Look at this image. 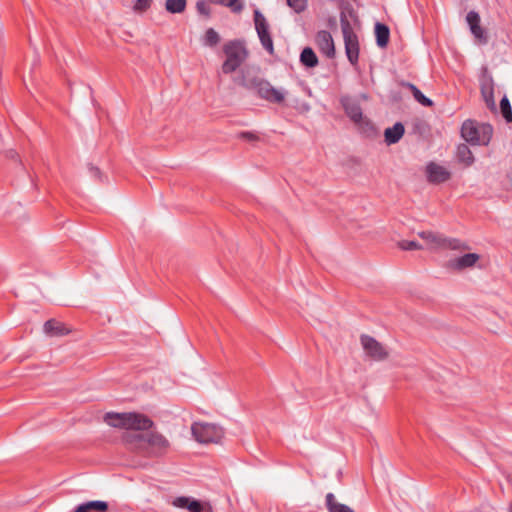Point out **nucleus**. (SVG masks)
<instances>
[{
    "instance_id": "27",
    "label": "nucleus",
    "mask_w": 512,
    "mask_h": 512,
    "mask_svg": "<svg viewBox=\"0 0 512 512\" xmlns=\"http://www.w3.org/2000/svg\"><path fill=\"white\" fill-rule=\"evenodd\" d=\"M86 507L92 511L106 512L108 510V503L101 500L88 501L84 503Z\"/></svg>"
},
{
    "instance_id": "15",
    "label": "nucleus",
    "mask_w": 512,
    "mask_h": 512,
    "mask_svg": "<svg viewBox=\"0 0 512 512\" xmlns=\"http://www.w3.org/2000/svg\"><path fill=\"white\" fill-rule=\"evenodd\" d=\"M43 330L50 337H62L71 333V328L56 319H49L44 323Z\"/></svg>"
},
{
    "instance_id": "32",
    "label": "nucleus",
    "mask_w": 512,
    "mask_h": 512,
    "mask_svg": "<svg viewBox=\"0 0 512 512\" xmlns=\"http://www.w3.org/2000/svg\"><path fill=\"white\" fill-rule=\"evenodd\" d=\"M152 0H136L133 9L136 12H145L151 6Z\"/></svg>"
},
{
    "instance_id": "31",
    "label": "nucleus",
    "mask_w": 512,
    "mask_h": 512,
    "mask_svg": "<svg viewBox=\"0 0 512 512\" xmlns=\"http://www.w3.org/2000/svg\"><path fill=\"white\" fill-rule=\"evenodd\" d=\"M287 4L296 13H300L304 11L306 8V0H287Z\"/></svg>"
},
{
    "instance_id": "30",
    "label": "nucleus",
    "mask_w": 512,
    "mask_h": 512,
    "mask_svg": "<svg viewBox=\"0 0 512 512\" xmlns=\"http://www.w3.org/2000/svg\"><path fill=\"white\" fill-rule=\"evenodd\" d=\"M466 21L469 28L472 29L480 25L481 19L476 11H470L466 15Z\"/></svg>"
},
{
    "instance_id": "13",
    "label": "nucleus",
    "mask_w": 512,
    "mask_h": 512,
    "mask_svg": "<svg viewBox=\"0 0 512 512\" xmlns=\"http://www.w3.org/2000/svg\"><path fill=\"white\" fill-rule=\"evenodd\" d=\"M480 91L487 107L491 111L496 110V104L494 99V82L491 75H483L480 79Z\"/></svg>"
},
{
    "instance_id": "21",
    "label": "nucleus",
    "mask_w": 512,
    "mask_h": 512,
    "mask_svg": "<svg viewBox=\"0 0 512 512\" xmlns=\"http://www.w3.org/2000/svg\"><path fill=\"white\" fill-rule=\"evenodd\" d=\"M456 159L465 166H471L475 160L472 151L465 143H461L457 146Z\"/></svg>"
},
{
    "instance_id": "9",
    "label": "nucleus",
    "mask_w": 512,
    "mask_h": 512,
    "mask_svg": "<svg viewBox=\"0 0 512 512\" xmlns=\"http://www.w3.org/2000/svg\"><path fill=\"white\" fill-rule=\"evenodd\" d=\"M360 341L367 356L373 360L382 361L388 357L389 353L386 348L375 338L369 335H362Z\"/></svg>"
},
{
    "instance_id": "37",
    "label": "nucleus",
    "mask_w": 512,
    "mask_h": 512,
    "mask_svg": "<svg viewBox=\"0 0 512 512\" xmlns=\"http://www.w3.org/2000/svg\"><path fill=\"white\" fill-rule=\"evenodd\" d=\"M73 512H91L84 503L78 505Z\"/></svg>"
},
{
    "instance_id": "19",
    "label": "nucleus",
    "mask_w": 512,
    "mask_h": 512,
    "mask_svg": "<svg viewBox=\"0 0 512 512\" xmlns=\"http://www.w3.org/2000/svg\"><path fill=\"white\" fill-rule=\"evenodd\" d=\"M374 32L377 46L380 48L387 47L390 39L389 27L384 23L377 22L375 24Z\"/></svg>"
},
{
    "instance_id": "16",
    "label": "nucleus",
    "mask_w": 512,
    "mask_h": 512,
    "mask_svg": "<svg viewBox=\"0 0 512 512\" xmlns=\"http://www.w3.org/2000/svg\"><path fill=\"white\" fill-rule=\"evenodd\" d=\"M405 126L402 122H396L392 127L384 130V142L386 145H394L398 143L404 136Z\"/></svg>"
},
{
    "instance_id": "1",
    "label": "nucleus",
    "mask_w": 512,
    "mask_h": 512,
    "mask_svg": "<svg viewBox=\"0 0 512 512\" xmlns=\"http://www.w3.org/2000/svg\"><path fill=\"white\" fill-rule=\"evenodd\" d=\"M104 421L115 428L136 431H146L154 426V422L148 416L137 412H107Z\"/></svg>"
},
{
    "instance_id": "2",
    "label": "nucleus",
    "mask_w": 512,
    "mask_h": 512,
    "mask_svg": "<svg viewBox=\"0 0 512 512\" xmlns=\"http://www.w3.org/2000/svg\"><path fill=\"white\" fill-rule=\"evenodd\" d=\"M493 135V126L489 123L477 124L473 120H465L461 126L462 138L472 145L487 146Z\"/></svg>"
},
{
    "instance_id": "14",
    "label": "nucleus",
    "mask_w": 512,
    "mask_h": 512,
    "mask_svg": "<svg viewBox=\"0 0 512 512\" xmlns=\"http://www.w3.org/2000/svg\"><path fill=\"white\" fill-rule=\"evenodd\" d=\"M315 41L319 50L324 55H326L328 58H333L335 56L334 41L330 32L326 30L318 31L315 37Z\"/></svg>"
},
{
    "instance_id": "28",
    "label": "nucleus",
    "mask_w": 512,
    "mask_h": 512,
    "mask_svg": "<svg viewBox=\"0 0 512 512\" xmlns=\"http://www.w3.org/2000/svg\"><path fill=\"white\" fill-rule=\"evenodd\" d=\"M204 41L210 47L216 46L220 41L219 34L213 28H209L205 33Z\"/></svg>"
},
{
    "instance_id": "33",
    "label": "nucleus",
    "mask_w": 512,
    "mask_h": 512,
    "mask_svg": "<svg viewBox=\"0 0 512 512\" xmlns=\"http://www.w3.org/2000/svg\"><path fill=\"white\" fill-rule=\"evenodd\" d=\"M196 9L199 14L205 15L206 17L210 16L211 9L204 0H200L196 3Z\"/></svg>"
},
{
    "instance_id": "36",
    "label": "nucleus",
    "mask_w": 512,
    "mask_h": 512,
    "mask_svg": "<svg viewBox=\"0 0 512 512\" xmlns=\"http://www.w3.org/2000/svg\"><path fill=\"white\" fill-rule=\"evenodd\" d=\"M418 103L423 105V106H426V107H430L433 105V101L426 97L419 89H418Z\"/></svg>"
},
{
    "instance_id": "4",
    "label": "nucleus",
    "mask_w": 512,
    "mask_h": 512,
    "mask_svg": "<svg viewBox=\"0 0 512 512\" xmlns=\"http://www.w3.org/2000/svg\"><path fill=\"white\" fill-rule=\"evenodd\" d=\"M340 25L345 44L346 56L350 64L352 66H356L358 64L360 51L359 40L358 36L353 31L352 25L344 12H341L340 14Z\"/></svg>"
},
{
    "instance_id": "6",
    "label": "nucleus",
    "mask_w": 512,
    "mask_h": 512,
    "mask_svg": "<svg viewBox=\"0 0 512 512\" xmlns=\"http://www.w3.org/2000/svg\"><path fill=\"white\" fill-rule=\"evenodd\" d=\"M249 87L256 90L257 95L270 103L281 104L285 100V92L274 88L265 79L254 78L250 81Z\"/></svg>"
},
{
    "instance_id": "38",
    "label": "nucleus",
    "mask_w": 512,
    "mask_h": 512,
    "mask_svg": "<svg viewBox=\"0 0 512 512\" xmlns=\"http://www.w3.org/2000/svg\"><path fill=\"white\" fill-rule=\"evenodd\" d=\"M90 170H91V172H92V174H93L94 176H96V177H100L101 172H100L99 168H97V167H91V168H90Z\"/></svg>"
},
{
    "instance_id": "3",
    "label": "nucleus",
    "mask_w": 512,
    "mask_h": 512,
    "mask_svg": "<svg viewBox=\"0 0 512 512\" xmlns=\"http://www.w3.org/2000/svg\"><path fill=\"white\" fill-rule=\"evenodd\" d=\"M223 52L226 60L222 64V72L231 74L235 72L247 59L248 50L241 40H232L223 46Z\"/></svg>"
},
{
    "instance_id": "43",
    "label": "nucleus",
    "mask_w": 512,
    "mask_h": 512,
    "mask_svg": "<svg viewBox=\"0 0 512 512\" xmlns=\"http://www.w3.org/2000/svg\"><path fill=\"white\" fill-rule=\"evenodd\" d=\"M509 480L512 481V474L509 476Z\"/></svg>"
},
{
    "instance_id": "23",
    "label": "nucleus",
    "mask_w": 512,
    "mask_h": 512,
    "mask_svg": "<svg viewBox=\"0 0 512 512\" xmlns=\"http://www.w3.org/2000/svg\"><path fill=\"white\" fill-rule=\"evenodd\" d=\"M300 61L301 63L308 67V68H314L318 65V58L310 47H305L301 54H300Z\"/></svg>"
},
{
    "instance_id": "40",
    "label": "nucleus",
    "mask_w": 512,
    "mask_h": 512,
    "mask_svg": "<svg viewBox=\"0 0 512 512\" xmlns=\"http://www.w3.org/2000/svg\"><path fill=\"white\" fill-rule=\"evenodd\" d=\"M16 156V152L9 151V157L14 158Z\"/></svg>"
},
{
    "instance_id": "29",
    "label": "nucleus",
    "mask_w": 512,
    "mask_h": 512,
    "mask_svg": "<svg viewBox=\"0 0 512 512\" xmlns=\"http://www.w3.org/2000/svg\"><path fill=\"white\" fill-rule=\"evenodd\" d=\"M213 4L223 5L232 8L235 12L242 10V5L237 4L238 0H209Z\"/></svg>"
},
{
    "instance_id": "17",
    "label": "nucleus",
    "mask_w": 512,
    "mask_h": 512,
    "mask_svg": "<svg viewBox=\"0 0 512 512\" xmlns=\"http://www.w3.org/2000/svg\"><path fill=\"white\" fill-rule=\"evenodd\" d=\"M172 504L177 508L187 509L189 512H202L203 505L199 500L185 496L177 497Z\"/></svg>"
},
{
    "instance_id": "20",
    "label": "nucleus",
    "mask_w": 512,
    "mask_h": 512,
    "mask_svg": "<svg viewBox=\"0 0 512 512\" xmlns=\"http://www.w3.org/2000/svg\"><path fill=\"white\" fill-rule=\"evenodd\" d=\"M360 134L367 138H374L378 134L377 127L375 124L366 116L362 117V120L354 123Z\"/></svg>"
},
{
    "instance_id": "11",
    "label": "nucleus",
    "mask_w": 512,
    "mask_h": 512,
    "mask_svg": "<svg viewBox=\"0 0 512 512\" xmlns=\"http://www.w3.org/2000/svg\"><path fill=\"white\" fill-rule=\"evenodd\" d=\"M418 236L426 241L427 245L445 246L451 249H461L462 243L458 239H445L430 231L418 232Z\"/></svg>"
},
{
    "instance_id": "22",
    "label": "nucleus",
    "mask_w": 512,
    "mask_h": 512,
    "mask_svg": "<svg viewBox=\"0 0 512 512\" xmlns=\"http://www.w3.org/2000/svg\"><path fill=\"white\" fill-rule=\"evenodd\" d=\"M325 505L328 512H354L349 506L339 503L333 493L326 495Z\"/></svg>"
},
{
    "instance_id": "5",
    "label": "nucleus",
    "mask_w": 512,
    "mask_h": 512,
    "mask_svg": "<svg viewBox=\"0 0 512 512\" xmlns=\"http://www.w3.org/2000/svg\"><path fill=\"white\" fill-rule=\"evenodd\" d=\"M191 432L195 440L199 443H216L223 436L221 427L211 423L195 422L191 426Z\"/></svg>"
},
{
    "instance_id": "8",
    "label": "nucleus",
    "mask_w": 512,
    "mask_h": 512,
    "mask_svg": "<svg viewBox=\"0 0 512 512\" xmlns=\"http://www.w3.org/2000/svg\"><path fill=\"white\" fill-rule=\"evenodd\" d=\"M137 440H144L152 448V454L156 457L165 455L169 448L170 442L159 432H151L146 435H136Z\"/></svg>"
},
{
    "instance_id": "26",
    "label": "nucleus",
    "mask_w": 512,
    "mask_h": 512,
    "mask_svg": "<svg viewBox=\"0 0 512 512\" xmlns=\"http://www.w3.org/2000/svg\"><path fill=\"white\" fill-rule=\"evenodd\" d=\"M471 34L474 36L478 44L486 45L489 41L487 32L481 27V25L470 29Z\"/></svg>"
},
{
    "instance_id": "39",
    "label": "nucleus",
    "mask_w": 512,
    "mask_h": 512,
    "mask_svg": "<svg viewBox=\"0 0 512 512\" xmlns=\"http://www.w3.org/2000/svg\"><path fill=\"white\" fill-rule=\"evenodd\" d=\"M409 88L413 94V96L416 98V85L414 84H409Z\"/></svg>"
},
{
    "instance_id": "34",
    "label": "nucleus",
    "mask_w": 512,
    "mask_h": 512,
    "mask_svg": "<svg viewBox=\"0 0 512 512\" xmlns=\"http://www.w3.org/2000/svg\"><path fill=\"white\" fill-rule=\"evenodd\" d=\"M238 138H241L243 140L249 141V142H256L259 140V137L254 132L250 131H242L238 134Z\"/></svg>"
},
{
    "instance_id": "25",
    "label": "nucleus",
    "mask_w": 512,
    "mask_h": 512,
    "mask_svg": "<svg viewBox=\"0 0 512 512\" xmlns=\"http://www.w3.org/2000/svg\"><path fill=\"white\" fill-rule=\"evenodd\" d=\"M500 110H501V114H502L503 118L506 120V122H508V123L511 122L512 121V107H511L510 101L507 98V96H504L500 100Z\"/></svg>"
},
{
    "instance_id": "42",
    "label": "nucleus",
    "mask_w": 512,
    "mask_h": 512,
    "mask_svg": "<svg viewBox=\"0 0 512 512\" xmlns=\"http://www.w3.org/2000/svg\"><path fill=\"white\" fill-rule=\"evenodd\" d=\"M417 129H418V131L421 129V125L420 124H418Z\"/></svg>"
},
{
    "instance_id": "10",
    "label": "nucleus",
    "mask_w": 512,
    "mask_h": 512,
    "mask_svg": "<svg viewBox=\"0 0 512 512\" xmlns=\"http://www.w3.org/2000/svg\"><path fill=\"white\" fill-rule=\"evenodd\" d=\"M425 171L427 180L431 184H442L451 178V172L435 162L427 164Z\"/></svg>"
},
{
    "instance_id": "12",
    "label": "nucleus",
    "mask_w": 512,
    "mask_h": 512,
    "mask_svg": "<svg viewBox=\"0 0 512 512\" xmlns=\"http://www.w3.org/2000/svg\"><path fill=\"white\" fill-rule=\"evenodd\" d=\"M340 103L346 116L353 122V124L362 120L364 115L358 100L350 96H343L340 99Z\"/></svg>"
},
{
    "instance_id": "41",
    "label": "nucleus",
    "mask_w": 512,
    "mask_h": 512,
    "mask_svg": "<svg viewBox=\"0 0 512 512\" xmlns=\"http://www.w3.org/2000/svg\"><path fill=\"white\" fill-rule=\"evenodd\" d=\"M508 512H512V502L509 505Z\"/></svg>"
},
{
    "instance_id": "35",
    "label": "nucleus",
    "mask_w": 512,
    "mask_h": 512,
    "mask_svg": "<svg viewBox=\"0 0 512 512\" xmlns=\"http://www.w3.org/2000/svg\"><path fill=\"white\" fill-rule=\"evenodd\" d=\"M398 246L402 250H415L416 249V241H414V240H411V241L402 240V241H400L398 243Z\"/></svg>"
},
{
    "instance_id": "7",
    "label": "nucleus",
    "mask_w": 512,
    "mask_h": 512,
    "mask_svg": "<svg viewBox=\"0 0 512 512\" xmlns=\"http://www.w3.org/2000/svg\"><path fill=\"white\" fill-rule=\"evenodd\" d=\"M254 24L258 37L263 48L270 54H274L273 40L269 31V24L264 15L259 11H254Z\"/></svg>"
},
{
    "instance_id": "18",
    "label": "nucleus",
    "mask_w": 512,
    "mask_h": 512,
    "mask_svg": "<svg viewBox=\"0 0 512 512\" xmlns=\"http://www.w3.org/2000/svg\"><path fill=\"white\" fill-rule=\"evenodd\" d=\"M479 255L476 253H467L453 260H450V267L461 270L467 267H472L478 260Z\"/></svg>"
},
{
    "instance_id": "24",
    "label": "nucleus",
    "mask_w": 512,
    "mask_h": 512,
    "mask_svg": "<svg viewBox=\"0 0 512 512\" xmlns=\"http://www.w3.org/2000/svg\"><path fill=\"white\" fill-rule=\"evenodd\" d=\"M187 6V0H166L165 9L171 14L183 13Z\"/></svg>"
}]
</instances>
